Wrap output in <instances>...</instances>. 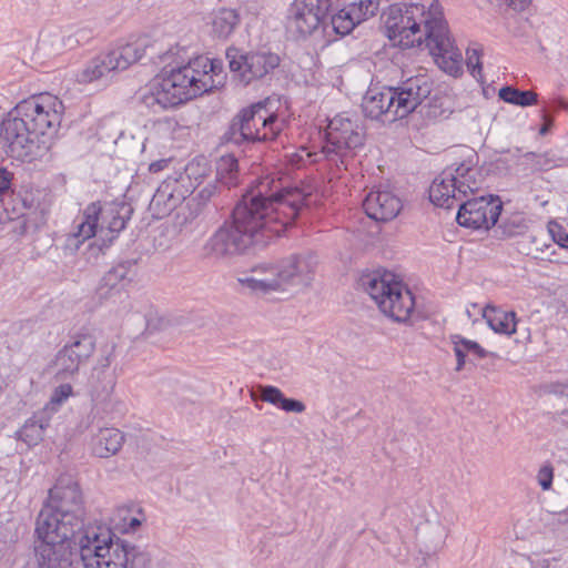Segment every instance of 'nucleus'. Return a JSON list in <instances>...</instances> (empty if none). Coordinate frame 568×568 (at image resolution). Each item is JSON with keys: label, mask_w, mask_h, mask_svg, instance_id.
<instances>
[{"label": "nucleus", "mask_w": 568, "mask_h": 568, "mask_svg": "<svg viewBox=\"0 0 568 568\" xmlns=\"http://www.w3.org/2000/svg\"><path fill=\"white\" fill-rule=\"evenodd\" d=\"M458 206L457 223L474 230H489L495 226L503 211V202L497 195H480L469 199Z\"/></svg>", "instance_id": "16"}, {"label": "nucleus", "mask_w": 568, "mask_h": 568, "mask_svg": "<svg viewBox=\"0 0 568 568\" xmlns=\"http://www.w3.org/2000/svg\"><path fill=\"white\" fill-rule=\"evenodd\" d=\"M135 266L134 261H123L109 270L101 280L98 293L101 297H108L113 293L120 292L123 283L128 280V275L132 267Z\"/></svg>", "instance_id": "26"}, {"label": "nucleus", "mask_w": 568, "mask_h": 568, "mask_svg": "<svg viewBox=\"0 0 568 568\" xmlns=\"http://www.w3.org/2000/svg\"><path fill=\"white\" fill-rule=\"evenodd\" d=\"M73 394V388L71 384L63 383L55 387L52 392V395L50 397L49 405L52 406H60L62 403H64L71 395Z\"/></svg>", "instance_id": "43"}, {"label": "nucleus", "mask_w": 568, "mask_h": 568, "mask_svg": "<svg viewBox=\"0 0 568 568\" xmlns=\"http://www.w3.org/2000/svg\"><path fill=\"white\" fill-rule=\"evenodd\" d=\"M215 183L227 189L239 184V160L234 154H225L217 160Z\"/></svg>", "instance_id": "28"}, {"label": "nucleus", "mask_w": 568, "mask_h": 568, "mask_svg": "<svg viewBox=\"0 0 568 568\" xmlns=\"http://www.w3.org/2000/svg\"><path fill=\"white\" fill-rule=\"evenodd\" d=\"M428 193L429 200L434 205L447 210L453 209L457 202L462 201L452 169L444 170L442 174L433 181Z\"/></svg>", "instance_id": "21"}, {"label": "nucleus", "mask_w": 568, "mask_h": 568, "mask_svg": "<svg viewBox=\"0 0 568 568\" xmlns=\"http://www.w3.org/2000/svg\"><path fill=\"white\" fill-rule=\"evenodd\" d=\"M438 535V539L434 542L432 550H437L439 547H442L444 542V537L446 536L444 532V529L438 525L434 528Z\"/></svg>", "instance_id": "50"}, {"label": "nucleus", "mask_w": 568, "mask_h": 568, "mask_svg": "<svg viewBox=\"0 0 568 568\" xmlns=\"http://www.w3.org/2000/svg\"><path fill=\"white\" fill-rule=\"evenodd\" d=\"M139 50L132 44L102 51L92 60L88 71H125L140 60Z\"/></svg>", "instance_id": "20"}, {"label": "nucleus", "mask_w": 568, "mask_h": 568, "mask_svg": "<svg viewBox=\"0 0 568 568\" xmlns=\"http://www.w3.org/2000/svg\"><path fill=\"white\" fill-rule=\"evenodd\" d=\"M186 58V47L174 45L158 57V67L161 71H183Z\"/></svg>", "instance_id": "34"}, {"label": "nucleus", "mask_w": 568, "mask_h": 568, "mask_svg": "<svg viewBox=\"0 0 568 568\" xmlns=\"http://www.w3.org/2000/svg\"><path fill=\"white\" fill-rule=\"evenodd\" d=\"M331 0H294L288 9V29L301 37L311 36L324 24Z\"/></svg>", "instance_id": "17"}, {"label": "nucleus", "mask_w": 568, "mask_h": 568, "mask_svg": "<svg viewBox=\"0 0 568 568\" xmlns=\"http://www.w3.org/2000/svg\"><path fill=\"white\" fill-rule=\"evenodd\" d=\"M104 73H77V81L79 83H93L103 81V85H106V81L103 80Z\"/></svg>", "instance_id": "47"}, {"label": "nucleus", "mask_w": 568, "mask_h": 568, "mask_svg": "<svg viewBox=\"0 0 568 568\" xmlns=\"http://www.w3.org/2000/svg\"><path fill=\"white\" fill-rule=\"evenodd\" d=\"M562 244L560 247L562 248H568V232H566L565 236H564V241H562Z\"/></svg>", "instance_id": "57"}, {"label": "nucleus", "mask_w": 568, "mask_h": 568, "mask_svg": "<svg viewBox=\"0 0 568 568\" xmlns=\"http://www.w3.org/2000/svg\"><path fill=\"white\" fill-rule=\"evenodd\" d=\"M260 396L252 390L251 397L253 402H255V406L261 409L262 406L258 405V399L270 403L284 412L287 413H303L305 410V405L303 402L286 397L283 392L276 386L272 385H260L258 386Z\"/></svg>", "instance_id": "22"}, {"label": "nucleus", "mask_w": 568, "mask_h": 568, "mask_svg": "<svg viewBox=\"0 0 568 568\" xmlns=\"http://www.w3.org/2000/svg\"><path fill=\"white\" fill-rule=\"evenodd\" d=\"M387 38L396 45H425L440 71H459L463 54L438 0L393 3L383 13Z\"/></svg>", "instance_id": "3"}, {"label": "nucleus", "mask_w": 568, "mask_h": 568, "mask_svg": "<svg viewBox=\"0 0 568 568\" xmlns=\"http://www.w3.org/2000/svg\"><path fill=\"white\" fill-rule=\"evenodd\" d=\"M547 230H548V234L550 235L552 242H555L559 246L564 245L562 241H564V236L566 234V230L564 229V226L560 223L551 220L548 222Z\"/></svg>", "instance_id": "44"}, {"label": "nucleus", "mask_w": 568, "mask_h": 568, "mask_svg": "<svg viewBox=\"0 0 568 568\" xmlns=\"http://www.w3.org/2000/svg\"><path fill=\"white\" fill-rule=\"evenodd\" d=\"M83 568H155L145 548L118 537L108 526H92L80 540Z\"/></svg>", "instance_id": "5"}, {"label": "nucleus", "mask_w": 568, "mask_h": 568, "mask_svg": "<svg viewBox=\"0 0 568 568\" xmlns=\"http://www.w3.org/2000/svg\"><path fill=\"white\" fill-rule=\"evenodd\" d=\"M366 215L376 222L394 220L403 209L402 200L389 190H372L363 201Z\"/></svg>", "instance_id": "18"}, {"label": "nucleus", "mask_w": 568, "mask_h": 568, "mask_svg": "<svg viewBox=\"0 0 568 568\" xmlns=\"http://www.w3.org/2000/svg\"><path fill=\"white\" fill-rule=\"evenodd\" d=\"M210 213L195 201L189 200L185 207L176 216V224L181 231H193L206 219Z\"/></svg>", "instance_id": "29"}, {"label": "nucleus", "mask_w": 568, "mask_h": 568, "mask_svg": "<svg viewBox=\"0 0 568 568\" xmlns=\"http://www.w3.org/2000/svg\"><path fill=\"white\" fill-rule=\"evenodd\" d=\"M295 158L298 159V161H302V156L297 155V154H294Z\"/></svg>", "instance_id": "61"}, {"label": "nucleus", "mask_w": 568, "mask_h": 568, "mask_svg": "<svg viewBox=\"0 0 568 568\" xmlns=\"http://www.w3.org/2000/svg\"><path fill=\"white\" fill-rule=\"evenodd\" d=\"M183 71H222L223 61L206 53H197L186 47Z\"/></svg>", "instance_id": "30"}, {"label": "nucleus", "mask_w": 568, "mask_h": 568, "mask_svg": "<svg viewBox=\"0 0 568 568\" xmlns=\"http://www.w3.org/2000/svg\"><path fill=\"white\" fill-rule=\"evenodd\" d=\"M181 390L183 388L172 378L163 379L159 385V393L172 403L181 404L179 400Z\"/></svg>", "instance_id": "39"}, {"label": "nucleus", "mask_w": 568, "mask_h": 568, "mask_svg": "<svg viewBox=\"0 0 568 568\" xmlns=\"http://www.w3.org/2000/svg\"><path fill=\"white\" fill-rule=\"evenodd\" d=\"M455 78H458L459 75H462L463 73H458V72H455V73H452Z\"/></svg>", "instance_id": "60"}, {"label": "nucleus", "mask_w": 568, "mask_h": 568, "mask_svg": "<svg viewBox=\"0 0 568 568\" xmlns=\"http://www.w3.org/2000/svg\"><path fill=\"white\" fill-rule=\"evenodd\" d=\"M365 143V129L356 116L343 112L328 121L322 153L337 171L348 170Z\"/></svg>", "instance_id": "10"}, {"label": "nucleus", "mask_w": 568, "mask_h": 568, "mask_svg": "<svg viewBox=\"0 0 568 568\" xmlns=\"http://www.w3.org/2000/svg\"><path fill=\"white\" fill-rule=\"evenodd\" d=\"M483 49L478 44L469 45L466 50V64L469 71H481Z\"/></svg>", "instance_id": "40"}, {"label": "nucleus", "mask_w": 568, "mask_h": 568, "mask_svg": "<svg viewBox=\"0 0 568 568\" xmlns=\"http://www.w3.org/2000/svg\"><path fill=\"white\" fill-rule=\"evenodd\" d=\"M536 478L542 490L550 489L554 480V466L551 463L546 462L542 464L537 473Z\"/></svg>", "instance_id": "41"}, {"label": "nucleus", "mask_w": 568, "mask_h": 568, "mask_svg": "<svg viewBox=\"0 0 568 568\" xmlns=\"http://www.w3.org/2000/svg\"><path fill=\"white\" fill-rule=\"evenodd\" d=\"M272 128H278L280 131L282 130V125L280 124V122L277 121L276 124H270L267 125V129L266 130H261V134H271V129Z\"/></svg>", "instance_id": "56"}, {"label": "nucleus", "mask_w": 568, "mask_h": 568, "mask_svg": "<svg viewBox=\"0 0 568 568\" xmlns=\"http://www.w3.org/2000/svg\"><path fill=\"white\" fill-rule=\"evenodd\" d=\"M45 425L36 419H28L23 427L18 432L19 439L27 443L29 446L37 445L42 440Z\"/></svg>", "instance_id": "36"}, {"label": "nucleus", "mask_w": 568, "mask_h": 568, "mask_svg": "<svg viewBox=\"0 0 568 568\" xmlns=\"http://www.w3.org/2000/svg\"><path fill=\"white\" fill-rule=\"evenodd\" d=\"M478 170L471 165V161L460 163L453 170V176L456 179L458 193L460 199L467 195L468 192L475 193L479 190L481 181L477 179Z\"/></svg>", "instance_id": "27"}, {"label": "nucleus", "mask_w": 568, "mask_h": 568, "mask_svg": "<svg viewBox=\"0 0 568 568\" xmlns=\"http://www.w3.org/2000/svg\"><path fill=\"white\" fill-rule=\"evenodd\" d=\"M13 173L0 168V199L11 190Z\"/></svg>", "instance_id": "45"}, {"label": "nucleus", "mask_w": 568, "mask_h": 568, "mask_svg": "<svg viewBox=\"0 0 568 568\" xmlns=\"http://www.w3.org/2000/svg\"><path fill=\"white\" fill-rule=\"evenodd\" d=\"M508 9L515 12H523L527 10L532 0H500Z\"/></svg>", "instance_id": "46"}, {"label": "nucleus", "mask_w": 568, "mask_h": 568, "mask_svg": "<svg viewBox=\"0 0 568 568\" xmlns=\"http://www.w3.org/2000/svg\"><path fill=\"white\" fill-rule=\"evenodd\" d=\"M402 94H405L409 102L406 118L412 130L420 131L452 112L450 98L434 87L428 73H417L404 81Z\"/></svg>", "instance_id": "8"}, {"label": "nucleus", "mask_w": 568, "mask_h": 568, "mask_svg": "<svg viewBox=\"0 0 568 568\" xmlns=\"http://www.w3.org/2000/svg\"><path fill=\"white\" fill-rule=\"evenodd\" d=\"M331 23L336 33L345 36L362 22L352 6L348 4L332 17Z\"/></svg>", "instance_id": "35"}, {"label": "nucleus", "mask_w": 568, "mask_h": 568, "mask_svg": "<svg viewBox=\"0 0 568 568\" xmlns=\"http://www.w3.org/2000/svg\"><path fill=\"white\" fill-rule=\"evenodd\" d=\"M317 260L313 253L292 254L277 263L255 265L251 276L239 277L242 286L252 293L267 295L285 292L291 286L308 285L313 278Z\"/></svg>", "instance_id": "6"}, {"label": "nucleus", "mask_w": 568, "mask_h": 568, "mask_svg": "<svg viewBox=\"0 0 568 568\" xmlns=\"http://www.w3.org/2000/svg\"><path fill=\"white\" fill-rule=\"evenodd\" d=\"M133 214V207L125 201H111L90 203L83 211L77 232L68 237V246L79 248L85 240L93 237L98 229L108 230L112 234H119L125 229Z\"/></svg>", "instance_id": "11"}, {"label": "nucleus", "mask_w": 568, "mask_h": 568, "mask_svg": "<svg viewBox=\"0 0 568 568\" xmlns=\"http://www.w3.org/2000/svg\"><path fill=\"white\" fill-rule=\"evenodd\" d=\"M450 341L454 345L457 372H460L465 367L467 359L469 362L483 359L489 354L488 351L481 347L477 342L468 339L459 334L452 335Z\"/></svg>", "instance_id": "25"}, {"label": "nucleus", "mask_w": 568, "mask_h": 568, "mask_svg": "<svg viewBox=\"0 0 568 568\" xmlns=\"http://www.w3.org/2000/svg\"><path fill=\"white\" fill-rule=\"evenodd\" d=\"M62 103L51 95L23 100L7 113L6 134L16 140L13 153L19 161L50 160V151L61 123Z\"/></svg>", "instance_id": "4"}, {"label": "nucleus", "mask_w": 568, "mask_h": 568, "mask_svg": "<svg viewBox=\"0 0 568 568\" xmlns=\"http://www.w3.org/2000/svg\"><path fill=\"white\" fill-rule=\"evenodd\" d=\"M225 58L229 61L230 71H252L255 68L272 71L281 65L280 55L270 51L246 54L231 47L226 50Z\"/></svg>", "instance_id": "19"}, {"label": "nucleus", "mask_w": 568, "mask_h": 568, "mask_svg": "<svg viewBox=\"0 0 568 568\" xmlns=\"http://www.w3.org/2000/svg\"><path fill=\"white\" fill-rule=\"evenodd\" d=\"M164 74L162 78L158 74L140 97L141 103L153 113L176 108L212 88L206 81L189 78L186 73Z\"/></svg>", "instance_id": "9"}, {"label": "nucleus", "mask_w": 568, "mask_h": 568, "mask_svg": "<svg viewBox=\"0 0 568 568\" xmlns=\"http://www.w3.org/2000/svg\"><path fill=\"white\" fill-rule=\"evenodd\" d=\"M542 120H544V124L539 128V134L540 135H546L549 133L551 126H552V123H554V119L548 115V113L546 111L542 112Z\"/></svg>", "instance_id": "49"}, {"label": "nucleus", "mask_w": 568, "mask_h": 568, "mask_svg": "<svg viewBox=\"0 0 568 568\" xmlns=\"http://www.w3.org/2000/svg\"><path fill=\"white\" fill-rule=\"evenodd\" d=\"M124 434L116 428H100L92 438V453L100 458H109L120 452L124 444Z\"/></svg>", "instance_id": "24"}, {"label": "nucleus", "mask_w": 568, "mask_h": 568, "mask_svg": "<svg viewBox=\"0 0 568 568\" xmlns=\"http://www.w3.org/2000/svg\"><path fill=\"white\" fill-rule=\"evenodd\" d=\"M545 235L546 234H545L544 231H541L539 234L531 235V243L536 244V250L537 251L544 252V247L539 246V244H540L539 239L545 237Z\"/></svg>", "instance_id": "53"}, {"label": "nucleus", "mask_w": 568, "mask_h": 568, "mask_svg": "<svg viewBox=\"0 0 568 568\" xmlns=\"http://www.w3.org/2000/svg\"><path fill=\"white\" fill-rule=\"evenodd\" d=\"M307 195L297 187H284L266 175L242 195L224 221L204 242V257L232 262L243 255H255L281 236L297 219Z\"/></svg>", "instance_id": "1"}, {"label": "nucleus", "mask_w": 568, "mask_h": 568, "mask_svg": "<svg viewBox=\"0 0 568 568\" xmlns=\"http://www.w3.org/2000/svg\"><path fill=\"white\" fill-rule=\"evenodd\" d=\"M567 515H568V513L560 514L559 515V521H567V519H566Z\"/></svg>", "instance_id": "59"}, {"label": "nucleus", "mask_w": 568, "mask_h": 568, "mask_svg": "<svg viewBox=\"0 0 568 568\" xmlns=\"http://www.w3.org/2000/svg\"><path fill=\"white\" fill-rule=\"evenodd\" d=\"M220 185H217L215 182L207 183L190 200L197 202L200 206L211 213L213 210H216V204H211V202L220 193Z\"/></svg>", "instance_id": "37"}, {"label": "nucleus", "mask_w": 568, "mask_h": 568, "mask_svg": "<svg viewBox=\"0 0 568 568\" xmlns=\"http://www.w3.org/2000/svg\"><path fill=\"white\" fill-rule=\"evenodd\" d=\"M498 97L506 103L517 106H531L538 103V94L531 90H519L513 85H505L499 89Z\"/></svg>", "instance_id": "32"}, {"label": "nucleus", "mask_w": 568, "mask_h": 568, "mask_svg": "<svg viewBox=\"0 0 568 568\" xmlns=\"http://www.w3.org/2000/svg\"><path fill=\"white\" fill-rule=\"evenodd\" d=\"M178 181H164L160 184L150 201V210L162 217L173 211L182 201V194H175Z\"/></svg>", "instance_id": "23"}, {"label": "nucleus", "mask_w": 568, "mask_h": 568, "mask_svg": "<svg viewBox=\"0 0 568 568\" xmlns=\"http://www.w3.org/2000/svg\"><path fill=\"white\" fill-rule=\"evenodd\" d=\"M165 166H168V160H159L150 164L149 171L152 173H158L162 171Z\"/></svg>", "instance_id": "51"}, {"label": "nucleus", "mask_w": 568, "mask_h": 568, "mask_svg": "<svg viewBox=\"0 0 568 568\" xmlns=\"http://www.w3.org/2000/svg\"><path fill=\"white\" fill-rule=\"evenodd\" d=\"M477 74L479 75V78H483V75H484V73H481V72H478Z\"/></svg>", "instance_id": "62"}, {"label": "nucleus", "mask_w": 568, "mask_h": 568, "mask_svg": "<svg viewBox=\"0 0 568 568\" xmlns=\"http://www.w3.org/2000/svg\"><path fill=\"white\" fill-rule=\"evenodd\" d=\"M7 115L0 122V150L3 151L8 156L19 160V156L13 153L12 143L17 139L6 134Z\"/></svg>", "instance_id": "42"}, {"label": "nucleus", "mask_w": 568, "mask_h": 568, "mask_svg": "<svg viewBox=\"0 0 568 568\" xmlns=\"http://www.w3.org/2000/svg\"><path fill=\"white\" fill-rule=\"evenodd\" d=\"M407 97L402 94L399 87H386L378 91L368 89L363 98L362 110L366 118L390 124L407 116Z\"/></svg>", "instance_id": "14"}, {"label": "nucleus", "mask_w": 568, "mask_h": 568, "mask_svg": "<svg viewBox=\"0 0 568 568\" xmlns=\"http://www.w3.org/2000/svg\"><path fill=\"white\" fill-rule=\"evenodd\" d=\"M239 16L232 9L219 10L212 20L213 33L219 38H227L235 29Z\"/></svg>", "instance_id": "33"}, {"label": "nucleus", "mask_w": 568, "mask_h": 568, "mask_svg": "<svg viewBox=\"0 0 568 568\" xmlns=\"http://www.w3.org/2000/svg\"><path fill=\"white\" fill-rule=\"evenodd\" d=\"M212 74H214V75H220L221 73H209V72L202 73V75H204V77H209V79L213 82V80H212Z\"/></svg>", "instance_id": "58"}, {"label": "nucleus", "mask_w": 568, "mask_h": 568, "mask_svg": "<svg viewBox=\"0 0 568 568\" xmlns=\"http://www.w3.org/2000/svg\"><path fill=\"white\" fill-rule=\"evenodd\" d=\"M266 101H260L243 108L231 121L223 138L236 145L274 141L280 134L278 128H272L271 134H261L267 125L276 124L277 115L267 109Z\"/></svg>", "instance_id": "12"}, {"label": "nucleus", "mask_w": 568, "mask_h": 568, "mask_svg": "<svg viewBox=\"0 0 568 568\" xmlns=\"http://www.w3.org/2000/svg\"><path fill=\"white\" fill-rule=\"evenodd\" d=\"M358 286L376 303L383 314L398 323L410 321L415 310V296L397 276L386 270L362 273Z\"/></svg>", "instance_id": "7"}, {"label": "nucleus", "mask_w": 568, "mask_h": 568, "mask_svg": "<svg viewBox=\"0 0 568 568\" xmlns=\"http://www.w3.org/2000/svg\"><path fill=\"white\" fill-rule=\"evenodd\" d=\"M143 519L144 518L132 517L125 530L135 531L141 526Z\"/></svg>", "instance_id": "52"}, {"label": "nucleus", "mask_w": 568, "mask_h": 568, "mask_svg": "<svg viewBox=\"0 0 568 568\" xmlns=\"http://www.w3.org/2000/svg\"><path fill=\"white\" fill-rule=\"evenodd\" d=\"M555 103H556L557 108L568 111V101L567 100H565L562 98H558Z\"/></svg>", "instance_id": "55"}, {"label": "nucleus", "mask_w": 568, "mask_h": 568, "mask_svg": "<svg viewBox=\"0 0 568 568\" xmlns=\"http://www.w3.org/2000/svg\"><path fill=\"white\" fill-rule=\"evenodd\" d=\"M381 2L382 0H358L349 6H352L361 22H364L377 14Z\"/></svg>", "instance_id": "38"}, {"label": "nucleus", "mask_w": 568, "mask_h": 568, "mask_svg": "<svg viewBox=\"0 0 568 568\" xmlns=\"http://www.w3.org/2000/svg\"><path fill=\"white\" fill-rule=\"evenodd\" d=\"M97 339L88 331H81L73 336L54 356L52 368L58 381L73 379L80 367L88 363L95 352Z\"/></svg>", "instance_id": "15"}, {"label": "nucleus", "mask_w": 568, "mask_h": 568, "mask_svg": "<svg viewBox=\"0 0 568 568\" xmlns=\"http://www.w3.org/2000/svg\"><path fill=\"white\" fill-rule=\"evenodd\" d=\"M115 343L106 344L101 348V356L92 369L90 377V394L93 407L89 415L92 423L95 418L103 419V414H108L112 407V395L116 385L118 376L115 368H111V363L115 358Z\"/></svg>", "instance_id": "13"}, {"label": "nucleus", "mask_w": 568, "mask_h": 568, "mask_svg": "<svg viewBox=\"0 0 568 568\" xmlns=\"http://www.w3.org/2000/svg\"><path fill=\"white\" fill-rule=\"evenodd\" d=\"M557 419H558L559 423L568 426V408L559 412L557 414Z\"/></svg>", "instance_id": "54"}, {"label": "nucleus", "mask_w": 568, "mask_h": 568, "mask_svg": "<svg viewBox=\"0 0 568 568\" xmlns=\"http://www.w3.org/2000/svg\"><path fill=\"white\" fill-rule=\"evenodd\" d=\"M484 316L489 327L496 333L511 335L516 332L517 322L515 312L491 308L490 312L485 313Z\"/></svg>", "instance_id": "31"}, {"label": "nucleus", "mask_w": 568, "mask_h": 568, "mask_svg": "<svg viewBox=\"0 0 568 568\" xmlns=\"http://www.w3.org/2000/svg\"><path fill=\"white\" fill-rule=\"evenodd\" d=\"M84 516L79 484L71 478H59L37 517L36 534L41 544L23 568H77L81 537L93 526H85Z\"/></svg>", "instance_id": "2"}, {"label": "nucleus", "mask_w": 568, "mask_h": 568, "mask_svg": "<svg viewBox=\"0 0 568 568\" xmlns=\"http://www.w3.org/2000/svg\"><path fill=\"white\" fill-rule=\"evenodd\" d=\"M523 221L516 223L515 221L513 222H505L503 224V229H504V234L507 235V236H515L517 234H520L521 233V229L525 226L523 223Z\"/></svg>", "instance_id": "48"}]
</instances>
